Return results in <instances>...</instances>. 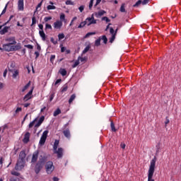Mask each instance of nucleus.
I'll list each match as a JSON object with an SVG mask.
<instances>
[{
	"label": "nucleus",
	"instance_id": "423d86ee",
	"mask_svg": "<svg viewBox=\"0 0 181 181\" xmlns=\"http://www.w3.org/2000/svg\"><path fill=\"white\" fill-rule=\"evenodd\" d=\"M25 168V161L23 160H18L15 166L16 170H21Z\"/></svg>",
	"mask_w": 181,
	"mask_h": 181
},
{
	"label": "nucleus",
	"instance_id": "f03ea898",
	"mask_svg": "<svg viewBox=\"0 0 181 181\" xmlns=\"http://www.w3.org/2000/svg\"><path fill=\"white\" fill-rule=\"evenodd\" d=\"M156 156H154L153 159L151 160V164L148 173V181H155L152 177H153V173H155V166L156 165Z\"/></svg>",
	"mask_w": 181,
	"mask_h": 181
},
{
	"label": "nucleus",
	"instance_id": "0eeeda50",
	"mask_svg": "<svg viewBox=\"0 0 181 181\" xmlns=\"http://www.w3.org/2000/svg\"><path fill=\"white\" fill-rule=\"evenodd\" d=\"M49 134V131L45 130L40 138V145H45V143L46 142V139H47V134Z\"/></svg>",
	"mask_w": 181,
	"mask_h": 181
},
{
	"label": "nucleus",
	"instance_id": "37998d69",
	"mask_svg": "<svg viewBox=\"0 0 181 181\" xmlns=\"http://www.w3.org/2000/svg\"><path fill=\"white\" fill-rule=\"evenodd\" d=\"M115 35H112V37L110 38V43H112L115 40Z\"/></svg>",
	"mask_w": 181,
	"mask_h": 181
},
{
	"label": "nucleus",
	"instance_id": "680f3d73",
	"mask_svg": "<svg viewBox=\"0 0 181 181\" xmlns=\"http://www.w3.org/2000/svg\"><path fill=\"white\" fill-rule=\"evenodd\" d=\"M66 52V47H61V53H64Z\"/></svg>",
	"mask_w": 181,
	"mask_h": 181
},
{
	"label": "nucleus",
	"instance_id": "e2e57ef3",
	"mask_svg": "<svg viewBox=\"0 0 181 181\" xmlns=\"http://www.w3.org/2000/svg\"><path fill=\"white\" fill-rule=\"evenodd\" d=\"M84 7H85L84 6H81L78 8L80 12H83V11H84Z\"/></svg>",
	"mask_w": 181,
	"mask_h": 181
},
{
	"label": "nucleus",
	"instance_id": "bb28decb",
	"mask_svg": "<svg viewBox=\"0 0 181 181\" xmlns=\"http://www.w3.org/2000/svg\"><path fill=\"white\" fill-rule=\"evenodd\" d=\"M101 45V37L95 41V46L98 47Z\"/></svg>",
	"mask_w": 181,
	"mask_h": 181
},
{
	"label": "nucleus",
	"instance_id": "393cba45",
	"mask_svg": "<svg viewBox=\"0 0 181 181\" xmlns=\"http://www.w3.org/2000/svg\"><path fill=\"white\" fill-rule=\"evenodd\" d=\"M59 140H55L54 143L53 149L54 151H57V148L59 147Z\"/></svg>",
	"mask_w": 181,
	"mask_h": 181
},
{
	"label": "nucleus",
	"instance_id": "a211bd4d",
	"mask_svg": "<svg viewBox=\"0 0 181 181\" xmlns=\"http://www.w3.org/2000/svg\"><path fill=\"white\" fill-rule=\"evenodd\" d=\"M104 13H107V12H105V11L104 10H101L98 13H95V16H96V18H100V16H103Z\"/></svg>",
	"mask_w": 181,
	"mask_h": 181
},
{
	"label": "nucleus",
	"instance_id": "473e14b6",
	"mask_svg": "<svg viewBox=\"0 0 181 181\" xmlns=\"http://www.w3.org/2000/svg\"><path fill=\"white\" fill-rule=\"evenodd\" d=\"M141 4H142V1L139 0L133 6L134 8H138V6H139L141 5Z\"/></svg>",
	"mask_w": 181,
	"mask_h": 181
},
{
	"label": "nucleus",
	"instance_id": "79ce46f5",
	"mask_svg": "<svg viewBox=\"0 0 181 181\" xmlns=\"http://www.w3.org/2000/svg\"><path fill=\"white\" fill-rule=\"evenodd\" d=\"M64 37V34L61 33V34H59V35H58V39H59V40H63Z\"/></svg>",
	"mask_w": 181,
	"mask_h": 181
},
{
	"label": "nucleus",
	"instance_id": "f257e3e1",
	"mask_svg": "<svg viewBox=\"0 0 181 181\" xmlns=\"http://www.w3.org/2000/svg\"><path fill=\"white\" fill-rule=\"evenodd\" d=\"M37 159H39L38 161ZM46 162H47V156H40L39 158V151H35L33 153L31 163H35L34 170L36 175L40 173V170L43 169V166H45Z\"/></svg>",
	"mask_w": 181,
	"mask_h": 181
},
{
	"label": "nucleus",
	"instance_id": "4be33fe9",
	"mask_svg": "<svg viewBox=\"0 0 181 181\" xmlns=\"http://www.w3.org/2000/svg\"><path fill=\"white\" fill-rule=\"evenodd\" d=\"M110 127L112 132H117V129H115V124L112 120H110Z\"/></svg>",
	"mask_w": 181,
	"mask_h": 181
},
{
	"label": "nucleus",
	"instance_id": "338daca9",
	"mask_svg": "<svg viewBox=\"0 0 181 181\" xmlns=\"http://www.w3.org/2000/svg\"><path fill=\"white\" fill-rule=\"evenodd\" d=\"M38 28H40V30H43V25L42 24H39Z\"/></svg>",
	"mask_w": 181,
	"mask_h": 181
},
{
	"label": "nucleus",
	"instance_id": "603ef678",
	"mask_svg": "<svg viewBox=\"0 0 181 181\" xmlns=\"http://www.w3.org/2000/svg\"><path fill=\"white\" fill-rule=\"evenodd\" d=\"M170 122V121L169 120V119L168 117H166L165 119V127H168V124H169Z\"/></svg>",
	"mask_w": 181,
	"mask_h": 181
},
{
	"label": "nucleus",
	"instance_id": "412c9836",
	"mask_svg": "<svg viewBox=\"0 0 181 181\" xmlns=\"http://www.w3.org/2000/svg\"><path fill=\"white\" fill-rule=\"evenodd\" d=\"M30 84L31 82L30 81L23 88V89L21 90L22 93H25V91H26V90H28V88H29L30 87Z\"/></svg>",
	"mask_w": 181,
	"mask_h": 181
},
{
	"label": "nucleus",
	"instance_id": "4c0bfd02",
	"mask_svg": "<svg viewBox=\"0 0 181 181\" xmlns=\"http://www.w3.org/2000/svg\"><path fill=\"white\" fill-rule=\"evenodd\" d=\"M47 8L48 11H50L52 9H56V6H53V5H48Z\"/></svg>",
	"mask_w": 181,
	"mask_h": 181
},
{
	"label": "nucleus",
	"instance_id": "ddd939ff",
	"mask_svg": "<svg viewBox=\"0 0 181 181\" xmlns=\"http://www.w3.org/2000/svg\"><path fill=\"white\" fill-rule=\"evenodd\" d=\"M62 26H63V23L60 21H57L54 23V29H62Z\"/></svg>",
	"mask_w": 181,
	"mask_h": 181
},
{
	"label": "nucleus",
	"instance_id": "3c124183",
	"mask_svg": "<svg viewBox=\"0 0 181 181\" xmlns=\"http://www.w3.org/2000/svg\"><path fill=\"white\" fill-rule=\"evenodd\" d=\"M66 18V15H64V13H62L60 15V20L61 21H64V19Z\"/></svg>",
	"mask_w": 181,
	"mask_h": 181
},
{
	"label": "nucleus",
	"instance_id": "58836bf2",
	"mask_svg": "<svg viewBox=\"0 0 181 181\" xmlns=\"http://www.w3.org/2000/svg\"><path fill=\"white\" fill-rule=\"evenodd\" d=\"M11 175H13V176H21V173L16 171H11Z\"/></svg>",
	"mask_w": 181,
	"mask_h": 181
},
{
	"label": "nucleus",
	"instance_id": "a878e982",
	"mask_svg": "<svg viewBox=\"0 0 181 181\" xmlns=\"http://www.w3.org/2000/svg\"><path fill=\"white\" fill-rule=\"evenodd\" d=\"M76 100V94H72L69 100V104H71L73 103V100Z\"/></svg>",
	"mask_w": 181,
	"mask_h": 181
},
{
	"label": "nucleus",
	"instance_id": "8fccbe9b",
	"mask_svg": "<svg viewBox=\"0 0 181 181\" xmlns=\"http://www.w3.org/2000/svg\"><path fill=\"white\" fill-rule=\"evenodd\" d=\"M45 22H49V21H52V16L49 17H45L44 18Z\"/></svg>",
	"mask_w": 181,
	"mask_h": 181
},
{
	"label": "nucleus",
	"instance_id": "4d7b16f0",
	"mask_svg": "<svg viewBox=\"0 0 181 181\" xmlns=\"http://www.w3.org/2000/svg\"><path fill=\"white\" fill-rule=\"evenodd\" d=\"M37 50H38V52H40L42 50V47H40V45H39V43H37Z\"/></svg>",
	"mask_w": 181,
	"mask_h": 181
},
{
	"label": "nucleus",
	"instance_id": "2f4dec72",
	"mask_svg": "<svg viewBox=\"0 0 181 181\" xmlns=\"http://www.w3.org/2000/svg\"><path fill=\"white\" fill-rule=\"evenodd\" d=\"M37 121V118L35 119L33 122H31L28 126V128H32L35 125V122Z\"/></svg>",
	"mask_w": 181,
	"mask_h": 181
},
{
	"label": "nucleus",
	"instance_id": "f3484780",
	"mask_svg": "<svg viewBox=\"0 0 181 181\" xmlns=\"http://www.w3.org/2000/svg\"><path fill=\"white\" fill-rule=\"evenodd\" d=\"M30 138V133L27 132L25 134V136H24V139H23L24 144H28V142H29Z\"/></svg>",
	"mask_w": 181,
	"mask_h": 181
},
{
	"label": "nucleus",
	"instance_id": "c03bdc74",
	"mask_svg": "<svg viewBox=\"0 0 181 181\" xmlns=\"http://www.w3.org/2000/svg\"><path fill=\"white\" fill-rule=\"evenodd\" d=\"M102 21H105L106 22H111V20H110V18H108V17H106V16H105V17H103L102 18Z\"/></svg>",
	"mask_w": 181,
	"mask_h": 181
},
{
	"label": "nucleus",
	"instance_id": "e433bc0d",
	"mask_svg": "<svg viewBox=\"0 0 181 181\" xmlns=\"http://www.w3.org/2000/svg\"><path fill=\"white\" fill-rule=\"evenodd\" d=\"M78 60L81 61V63H84L85 62H87V59L86 57H78Z\"/></svg>",
	"mask_w": 181,
	"mask_h": 181
},
{
	"label": "nucleus",
	"instance_id": "dca6fc26",
	"mask_svg": "<svg viewBox=\"0 0 181 181\" xmlns=\"http://www.w3.org/2000/svg\"><path fill=\"white\" fill-rule=\"evenodd\" d=\"M43 121H45V116H42L40 119L38 120L37 123L35 125V128H39L40 125L43 123Z\"/></svg>",
	"mask_w": 181,
	"mask_h": 181
},
{
	"label": "nucleus",
	"instance_id": "9d476101",
	"mask_svg": "<svg viewBox=\"0 0 181 181\" xmlns=\"http://www.w3.org/2000/svg\"><path fill=\"white\" fill-rule=\"evenodd\" d=\"M87 22H88V26H90V25H95V23H97V20L94 19V14H93L90 18L86 19V23Z\"/></svg>",
	"mask_w": 181,
	"mask_h": 181
},
{
	"label": "nucleus",
	"instance_id": "6e6552de",
	"mask_svg": "<svg viewBox=\"0 0 181 181\" xmlns=\"http://www.w3.org/2000/svg\"><path fill=\"white\" fill-rule=\"evenodd\" d=\"M33 90H35V87H32L30 90L24 96L23 101L26 103V101H28V100H30L32 98V94H33Z\"/></svg>",
	"mask_w": 181,
	"mask_h": 181
},
{
	"label": "nucleus",
	"instance_id": "ea45409f",
	"mask_svg": "<svg viewBox=\"0 0 181 181\" xmlns=\"http://www.w3.org/2000/svg\"><path fill=\"white\" fill-rule=\"evenodd\" d=\"M80 64V61L78 59L75 62L74 64L72 65L73 69L76 68V66Z\"/></svg>",
	"mask_w": 181,
	"mask_h": 181
},
{
	"label": "nucleus",
	"instance_id": "052dcab7",
	"mask_svg": "<svg viewBox=\"0 0 181 181\" xmlns=\"http://www.w3.org/2000/svg\"><path fill=\"white\" fill-rule=\"evenodd\" d=\"M35 59H37V57H39V56H40V53H39V52L36 51L35 52Z\"/></svg>",
	"mask_w": 181,
	"mask_h": 181
},
{
	"label": "nucleus",
	"instance_id": "a19ab883",
	"mask_svg": "<svg viewBox=\"0 0 181 181\" xmlns=\"http://www.w3.org/2000/svg\"><path fill=\"white\" fill-rule=\"evenodd\" d=\"M93 4H94V0H90V3H89V9H90V11H91Z\"/></svg>",
	"mask_w": 181,
	"mask_h": 181
},
{
	"label": "nucleus",
	"instance_id": "c85d7f7f",
	"mask_svg": "<svg viewBox=\"0 0 181 181\" xmlns=\"http://www.w3.org/2000/svg\"><path fill=\"white\" fill-rule=\"evenodd\" d=\"M90 49H91V45H88L87 47H86V48L83 49V54H86V53H87V52H88V50H90Z\"/></svg>",
	"mask_w": 181,
	"mask_h": 181
},
{
	"label": "nucleus",
	"instance_id": "b1692460",
	"mask_svg": "<svg viewBox=\"0 0 181 181\" xmlns=\"http://www.w3.org/2000/svg\"><path fill=\"white\" fill-rule=\"evenodd\" d=\"M69 88V86H67V84H65L62 86V88H61V93H66V91H67Z\"/></svg>",
	"mask_w": 181,
	"mask_h": 181
},
{
	"label": "nucleus",
	"instance_id": "cd10ccee",
	"mask_svg": "<svg viewBox=\"0 0 181 181\" xmlns=\"http://www.w3.org/2000/svg\"><path fill=\"white\" fill-rule=\"evenodd\" d=\"M60 114H62V110H60V109L58 108L54 112V117H57V115Z\"/></svg>",
	"mask_w": 181,
	"mask_h": 181
},
{
	"label": "nucleus",
	"instance_id": "bf43d9fd",
	"mask_svg": "<svg viewBox=\"0 0 181 181\" xmlns=\"http://www.w3.org/2000/svg\"><path fill=\"white\" fill-rule=\"evenodd\" d=\"M149 1L150 0H144L142 1V5H146V4H148L149 3Z\"/></svg>",
	"mask_w": 181,
	"mask_h": 181
},
{
	"label": "nucleus",
	"instance_id": "09e8293b",
	"mask_svg": "<svg viewBox=\"0 0 181 181\" xmlns=\"http://www.w3.org/2000/svg\"><path fill=\"white\" fill-rule=\"evenodd\" d=\"M50 42H52V43H53V45H57V41L54 40V38H53V37L50 38Z\"/></svg>",
	"mask_w": 181,
	"mask_h": 181
},
{
	"label": "nucleus",
	"instance_id": "f8f14e48",
	"mask_svg": "<svg viewBox=\"0 0 181 181\" xmlns=\"http://www.w3.org/2000/svg\"><path fill=\"white\" fill-rule=\"evenodd\" d=\"M25 4L23 0H18V11H23L25 9Z\"/></svg>",
	"mask_w": 181,
	"mask_h": 181
},
{
	"label": "nucleus",
	"instance_id": "aec40b11",
	"mask_svg": "<svg viewBox=\"0 0 181 181\" xmlns=\"http://www.w3.org/2000/svg\"><path fill=\"white\" fill-rule=\"evenodd\" d=\"M9 30V27L6 26L2 30H0V35H5V33H8V30Z\"/></svg>",
	"mask_w": 181,
	"mask_h": 181
},
{
	"label": "nucleus",
	"instance_id": "9b49d317",
	"mask_svg": "<svg viewBox=\"0 0 181 181\" xmlns=\"http://www.w3.org/2000/svg\"><path fill=\"white\" fill-rule=\"evenodd\" d=\"M6 42H8L9 45L15 46L16 45V38L15 37H9L6 39Z\"/></svg>",
	"mask_w": 181,
	"mask_h": 181
},
{
	"label": "nucleus",
	"instance_id": "69168bd1",
	"mask_svg": "<svg viewBox=\"0 0 181 181\" xmlns=\"http://www.w3.org/2000/svg\"><path fill=\"white\" fill-rule=\"evenodd\" d=\"M59 83H62V79H57L55 82V86H57V84H59Z\"/></svg>",
	"mask_w": 181,
	"mask_h": 181
},
{
	"label": "nucleus",
	"instance_id": "72a5a7b5",
	"mask_svg": "<svg viewBox=\"0 0 181 181\" xmlns=\"http://www.w3.org/2000/svg\"><path fill=\"white\" fill-rule=\"evenodd\" d=\"M47 29H49L50 30H52L53 29V28L52 27V25H50L49 23H46L45 24V30H47Z\"/></svg>",
	"mask_w": 181,
	"mask_h": 181
},
{
	"label": "nucleus",
	"instance_id": "a18cd8bd",
	"mask_svg": "<svg viewBox=\"0 0 181 181\" xmlns=\"http://www.w3.org/2000/svg\"><path fill=\"white\" fill-rule=\"evenodd\" d=\"M54 59H56V55H51L50 57L51 63H53L54 62Z\"/></svg>",
	"mask_w": 181,
	"mask_h": 181
},
{
	"label": "nucleus",
	"instance_id": "20e7f679",
	"mask_svg": "<svg viewBox=\"0 0 181 181\" xmlns=\"http://www.w3.org/2000/svg\"><path fill=\"white\" fill-rule=\"evenodd\" d=\"M45 169L47 175H52L53 170H54V165H53V162L47 161L45 165Z\"/></svg>",
	"mask_w": 181,
	"mask_h": 181
},
{
	"label": "nucleus",
	"instance_id": "1a4fd4ad",
	"mask_svg": "<svg viewBox=\"0 0 181 181\" xmlns=\"http://www.w3.org/2000/svg\"><path fill=\"white\" fill-rule=\"evenodd\" d=\"M63 148H59L58 150H54V153H57L58 159H62L63 158Z\"/></svg>",
	"mask_w": 181,
	"mask_h": 181
},
{
	"label": "nucleus",
	"instance_id": "0e129e2a",
	"mask_svg": "<svg viewBox=\"0 0 181 181\" xmlns=\"http://www.w3.org/2000/svg\"><path fill=\"white\" fill-rule=\"evenodd\" d=\"M43 3V0L41 1V2L40 4H38L37 6V10L39 9V8H40V6H42V4Z\"/></svg>",
	"mask_w": 181,
	"mask_h": 181
},
{
	"label": "nucleus",
	"instance_id": "4468645a",
	"mask_svg": "<svg viewBox=\"0 0 181 181\" xmlns=\"http://www.w3.org/2000/svg\"><path fill=\"white\" fill-rule=\"evenodd\" d=\"M8 71H10L11 73H13V78H16V77H18V76H19V70L16 69L13 71V69H8Z\"/></svg>",
	"mask_w": 181,
	"mask_h": 181
},
{
	"label": "nucleus",
	"instance_id": "774afa93",
	"mask_svg": "<svg viewBox=\"0 0 181 181\" xmlns=\"http://www.w3.org/2000/svg\"><path fill=\"white\" fill-rule=\"evenodd\" d=\"M100 2H101V0H96V3L94 6L95 7L97 6V5H98Z\"/></svg>",
	"mask_w": 181,
	"mask_h": 181
},
{
	"label": "nucleus",
	"instance_id": "13d9d810",
	"mask_svg": "<svg viewBox=\"0 0 181 181\" xmlns=\"http://www.w3.org/2000/svg\"><path fill=\"white\" fill-rule=\"evenodd\" d=\"M66 5H73V1H71L70 0H67L66 1Z\"/></svg>",
	"mask_w": 181,
	"mask_h": 181
},
{
	"label": "nucleus",
	"instance_id": "5fc2aeb1",
	"mask_svg": "<svg viewBox=\"0 0 181 181\" xmlns=\"http://www.w3.org/2000/svg\"><path fill=\"white\" fill-rule=\"evenodd\" d=\"M25 47H27V49H33V46L31 45H24Z\"/></svg>",
	"mask_w": 181,
	"mask_h": 181
},
{
	"label": "nucleus",
	"instance_id": "f704fd0d",
	"mask_svg": "<svg viewBox=\"0 0 181 181\" xmlns=\"http://www.w3.org/2000/svg\"><path fill=\"white\" fill-rule=\"evenodd\" d=\"M125 11H125V4H122V6H121V7H120V12L124 13V12H125Z\"/></svg>",
	"mask_w": 181,
	"mask_h": 181
},
{
	"label": "nucleus",
	"instance_id": "de8ad7c7",
	"mask_svg": "<svg viewBox=\"0 0 181 181\" xmlns=\"http://www.w3.org/2000/svg\"><path fill=\"white\" fill-rule=\"evenodd\" d=\"M32 25H36V17L35 16L32 18Z\"/></svg>",
	"mask_w": 181,
	"mask_h": 181
},
{
	"label": "nucleus",
	"instance_id": "864d4df0",
	"mask_svg": "<svg viewBox=\"0 0 181 181\" xmlns=\"http://www.w3.org/2000/svg\"><path fill=\"white\" fill-rule=\"evenodd\" d=\"M6 8H8V4L6 5L5 8H4V10L1 12V15H4V13H6Z\"/></svg>",
	"mask_w": 181,
	"mask_h": 181
},
{
	"label": "nucleus",
	"instance_id": "6e6d98bb",
	"mask_svg": "<svg viewBox=\"0 0 181 181\" xmlns=\"http://www.w3.org/2000/svg\"><path fill=\"white\" fill-rule=\"evenodd\" d=\"M21 111H22V107H17L15 112L16 114H18V112H21Z\"/></svg>",
	"mask_w": 181,
	"mask_h": 181
},
{
	"label": "nucleus",
	"instance_id": "49530a36",
	"mask_svg": "<svg viewBox=\"0 0 181 181\" xmlns=\"http://www.w3.org/2000/svg\"><path fill=\"white\" fill-rule=\"evenodd\" d=\"M110 34L112 35V36H114V35L115 34L114 28H112V27H111L110 28Z\"/></svg>",
	"mask_w": 181,
	"mask_h": 181
},
{
	"label": "nucleus",
	"instance_id": "7ed1b4c3",
	"mask_svg": "<svg viewBox=\"0 0 181 181\" xmlns=\"http://www.w3.org/2000/svg\"><path fill=\"white\" fill-rule=\"evenodd\" d=\"M21 47L19 45H12L11 44L7 43L3 45L2 51L4 52H16V50H21Z\"/></svg>",
	"mask_w": 181,
	"mask_h": 181
},
{
	"label": "nucleus",
	"instance_id": "2eb2a0df",
	"mask_svg": "<svg viewBox=\"0 0 181 181\" xmlns=\"http://www.w3.org/2000/svg\"><path fill=\"white\" fill-rule=\"evenodd\" d=\"M25 158H26V153L25 152V151H21L18 156V160L25 161Z\"/></svg>",
	"mask_w": 181,
	"mask_h": 181
},
{
	"label": "nucleus",
	"instance_id": "6ab92c4d",
	"mask_svg": "<svg viewBox=\"0 0 181 181\" xmlns=\"http://www.w3.org/2000/svg\"><path fill=\"white\" fill-rule=\"evenodd\" d=\"M39 35L40 37H42V40H46V34L45 33L44 30H40L39 31Z\"/></svg>",
	"mask_w": 181,
	"mask_h": 181
},
{
	"label": "nucleus",
	"instance_id": "c9c22d12",
	"mask_svg": "<svg viewBox=\"0 0 181 181\" xmlns=\"http://www.w3.org/2000/svg\"><path fill=\"white\" fill-rule=\"evenodd\" d=\"M93 35H95V33H88L85 35V39H87V37H90V36H93Z\"/></svg>",
	"mask_w": 181,
	"mask_h": 181
},
{
	"label": "nucleus",
	"instance_id": "39448f33",
	"mask_svg": "<svg viewBox=\"0 0 181 181\" xmlns=\"http://www.w3.org/2000/svg\"><path fill=\"white\" fill-rule=\"evenodd\" d=\"M63 134L64 136L68 139H70V138L71 137V134H70V129L69 128V123L64 124Z\"/></svg>",
	"mask_w": 181,
	"mask_h": 181
},
{
	"label": "nucleus",
	"instance_id": "5701e85b",
	"mask_svg": "<svg viewBox=\"0 0 181 181\" xmlns=\"http://www.w3.org/2000/svg\"><path fill=\"white\" fill-rule=\"evenodd\" d=\"M59 73L64 77V76H67V71L65 69H59Z\"/></svg>",
	"mask_w": 181,
	"mask_h": 181
},
{
	"label": "nucleus",
	"instance_id": "c756f323",
	"mask_svg": "<svg viewBox=\"0 0 181 181\" xmlns=\"http://www.w3.org/2000/svg\"><path fill=\"white\" fill-rule=\"evenodd\" d=\"M103 40V43H105V45H107V43L108 42V39L105 35H103L102 37H100V40Z\"/></svg>",
	"mask_w": 181,
	"mask_h": 181
},
{
	"label": "nucleus",
	"instance_id": "7c9ffc66",
	"mask_svg": "<svg viewBox=\"0 0 181 181\" xmlns=\"http://www.w3.org/2000/svg\"><path fill=\"white\" fill-rule=\"evenodd\" d=\"M87 25V21H84L80 23V25L78 26V29H81V28H84Z\"/></svg>",
	"mask_w": 181,
	"mask_h": 181
}]
</instances>
